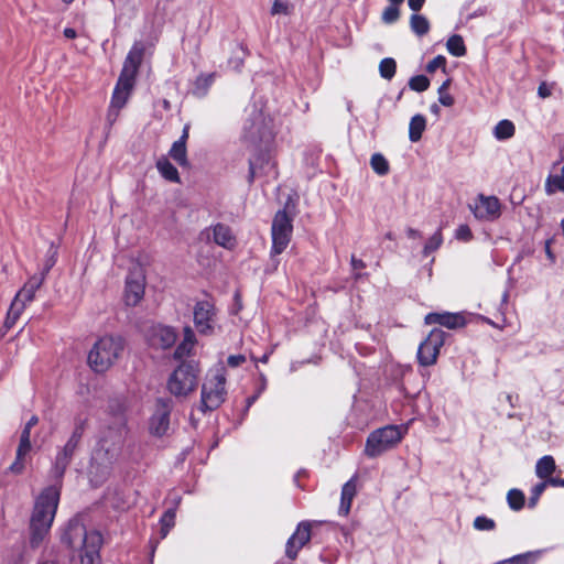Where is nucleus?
<instances>
[{"mask_svg":"<svg viewBox=\"0 0 564 564\" xmlns=\"http://www.w3.org/2000/svg\"><path fill=\"white\" fill-rule=\"evenodd\" d=\"M59 487L47 486L36 497L30 518V545L37 549L48 534L59 503Z\"/></svg>","mask_w":564,"mask_h":564,"instance_id":"f257e3e1","label":"nucleus"},{"mask_svg":"<svg viewBox=\"0 0 564 564\" xmlns=\"http://www.w3.org/2000/svg\"><path fill=\"white\" fill-rule=\"evenodd\" d=\"M62 542L70 549H75L77 543L82 544L80 564H98L100 562L102 535L98 531L88 532L83 524L69 523L62 536Z\"/></svg>","mask_w":564,"mask_h":564,"instance_id":"f03ea898","label":"nucleus"},{"mask_svg":"<svg viewBox=\"0 0 564 564\" xmlns=\"http://www.w3.org/2000/svg\"><path fill=\"white\" fill-rule=\"evenodd\" d=\"M126 340L120 335L100 337L88 352V365L97 373L109 370L124 350Z\"/></svg>","mask_w":564,"mask_h":564,"instance_id":"7ed1b4c3","label":"nucleus"},{"mask_svg":"<svg viewBox=\"0 0 564 564\" xmlns=\"http://www.w3.org/2000/svg\"><path fill=\"white\" fill-rule=\"evenodd\" d=\"M199 366L196 361H182L170 375L167 390L175 397H186L198 386Z\"/></svg>","mask_w":564,"mask_h":564,"instance_id":"20e7f679","label":"nucleus"},{"mask_svg":"<svg viewBox=\"0 0 564 564\" xmlns=\"http://www.w3.org/2000/svg\"><path fill=\"white\" fill-rule=\"evenodd\" d=\"M226 369L220 367L215 372L209 373L200 392V411L206 413L218 409L226 400Z\"/></svg>","mask_w":564,"mask_h":564,"instance_id":"39448f33","label":"nucleus"},{"mask_svg":"<svg viewBox=\"0 0 564 564\" xmlns=\"http://www.w3.org/2000/svg\"><path fill=\"white\" fill-rule=\"evenodd\" d=\"M242 139L254 148H265L274 139L271 119L254 109L243 126Z\"/></svg>","mask_w":564,"mask_h":564,"instance_id":"423d86ee","label":"nucleus"},{"mask_svg":"<svg viewBox=\"0 0 564 564\" xmlns=\"http://www.w3.org/2000/svg\"><path fill=\"white\" fill-rule=\"evenodd\" d=\"M406 427L398 425H386L372 431L366 441L365 454L370 458H376L384 452L397 446L403 438Z\"/></svg>","mask_w":564,"mask_h":564,"instance_id":"0eeeda50","label":"nucleus"},{"mask_svg":"<svg viewBox=\"0 0 564 564\" xmlns=\"http://www.w3.org/2000/svg\"><path fill=\"white\" fill-rule=\"evenodd\" d=\"M293 235V217L286 212V208L275 213L271 225V249L270 256L273 258L281 254L291 242Z\"/></svg>","mask_w":564,"mask_h":564,"instance_id":"6e6552de","label":"nucleus"},{"mask_svg":"<svg viewBox=\"0 0 564 564\" xmlns=\"http://www.w3.org/2000/svg\"><path fill=\"white\" fill-rule=\"evenodd\" d=\"M446 337V332L441 328H433L419 346L416 354L417 362L423 367L435 365Z\"/></svg>","mask_w":564,"mask_h":564,"instance_id":"1a4fd4ad","label":"nucleus"},{"mask_svg":"<svg viewBox=\"0 0 564 564\" xmlns=\"http://www.w3.org/2000/svg\"><path fill=\"white\" fill-rule=\"evenodd\" d=\"M322 524L321 521H301L285 545V555L294 561L299 552L311 541L313 528Z\"/></svg>","mask_w":564,"mask_h":564,"instance_id":"9d476101","label":"nucleus"},{"mask_svg":"<svg viewBox=\"0 0 564 564\" xmlns=\"http://www.w3.org/2000/svg\"><path fill=\"white\" fill-rule=\"evenodd\" d=\"M145 272L142 265L137 264L129 270L126 279V304L135 306L144 296Z\"/></svg>","mask_w":564,"mask_h":564,"instance_id":"9b49d317","label":"nucleus"},{"mask_svg":"<svg viewBox=\"0 0 564 564\" xmlns=\"http://www.w3.org/2000/svg\"><path fill=\"white\" fill-rule=\"evenodd\" d=\"M173 402L169 398H159L155 401V410L150 417L149 430L154 436H163L170 426V415Z\"/></svg>","mask_w":564,"mask_h":564,"instance_id":"f8f14e48","label":"nucleus"},{"mask_svg":"<svg viewBox=\"0 0 564 564\" xmlns=\"http://www.w3.org/2000/svg\"><path fill=\"white\" fill-rule=\"evenodd\" d=\"M194 324L200 335L214 333L216 307L210 301H197L194 306Z\"/></svg>","mask_w":564,"mask_h":564,"instance_id":"ddd939ff","label":"nucleus"},{"mask_svg":"<svg viewBox=\"0 0 564 564\" xmlns=\"http://www.w3.org/2000/svg\"><path fill=\"white\" fill-rule=\"evenodd\" d=\"M144 51V45L141 42H135L132 45L128 55L126 56L121 73L119 75L123 82L135 83L137 74L143 61Z\"/></svg>","mask_w":564,"mask_h":564,"instance_id":"4468645a","label":"nucleus"},{"mask_svg":"<svg viewBox=\"0 0 564 564\" xmlns=\"http://www.w3.org/2000/svg\"><path fill=\"white\" fill-rule=\"evenodd\" d=\"M177 339L176 329L166 325H154L148 334L149 344L154 348L169 349L173 347Z\"/></svg>","mask_w":564,"mask_h":564,"instance_id":"2eb2a0df","label":"nucleus"},{"mask_svg":"<svg viewBox=\"0 0 564 564\" xmlns=\"http://www.w3.org/2000/svg\"><path fill=\"white\" fill-rule=\"evenodd\" d=\"M473 212L477 219L492 221L500 217L501 205L496 196L479 195Z\"/></svg>","mask_w":564,"mask_h":564,"instance_id":"dca6fc26","label":"nucleus"},{"mask_svg":"<svg viewBox=\"0 0 564 564\" xmlns=\"http://www.w3.org/2000/svg\"><path fill=\"white\" fill-rule=\"evenodd\" d=\"M425 324L427 325H441L448 329H457L462 328L466 325V318L462 313H436L432 312L425 315L424 318Z\"/></svg>","mask_w":564,"mask_h":564,"instance_id":"f3484780","label":"nucleus"},{"mask_svg":"<svg viewBox=\"0 0 564 564\" xmlns=\"http://www.w3.org/2000/svg\"><path fill=\"white\" fill-rule=\"evenodd\" d=\"M31 448V429L24 426L20 435V442L15 453V459L9 466V470L12 474L20 475L23 473L25 468L24 458L30 453Z\"/></svg>","mask_w":564,"mask_h":564,"instance_id":"a211bd4d","label":"nucleus"},{"mask_svg":"<svg viewBox=\"0 0 564 564\" xmlns=\"http://www.w3.org/2000/svg\"><path fill=\"white\" fill-rule=\"evenodd\" d=\"M189 138V124H185L178 140L173 142L169 156L173 159L181 167L189 166V162L187 159V148L186 143Z\"/></svg>","mask_w":564,"mask_h":564,"instance_id":"6ab92c4d","label":"nucleus"},{"mask_svg":"<svg viewBox=\"0 0 564 564\" xmlns=\"http://www.w3.org/2000/svg\"><path fill=\"white\" fill-rule=\"evenodd\" d=\"M357 495V476H352L341 487L338 514L347 517L350 512L354 498Z\"/></svg>","mask_w":564,"mask_h":564,"instance_id":"aec40b11","label":"nucleus"},{"mask_svg":"<svg viewBox=\"0 0 564 564\" xmlns=\"http://www.w3.org/2000/svg\"><path fill=\"white\" fill-rule=\"evenodd\" d=\"M213 238L216 245L227 250H232L237 246V238L232 234L231 228L223 223L213 226Z\"/></svg>","mask_w":564,"mask_h":564,"instance_id":"412c9836","label":"nucleus"},{"mask_svg":"<svg viewBox=\"0 0 564 564\" xmlns=\"http://www.w3.org/2000/svg\"><path fill=\"white\" fill-rule=\"evenodd\" d=\"M134 84L133 82H123L122 78L119 77L112 91L110 106L122 109L128 102Z\"/></svg>","mask_w":564,"mask_h":564,"instance_id":"4be33fe9","label":"nucleus"},{"mask_svg":"<svg viewBox=\"0 0 564 564\" xmlns=\"http://www.w3.org/2000/svg\"><path fill=\"white\" fill-rule=\"evenodd\" d=\"M84 431H85V422L82 421L76 424L67 443L57 453V455L72 462L75 451L77 449V447L82 441Z\"/></svg>","mask_w":564,"mask_h":564,"instance_id":"5701e85b","label":"nucleus"},{"mask_svg":"<svg viewBox=\"0 0 564 564\" xmlns=\"http://www.w3.org/2000/svg\"><path fill=\"white\" fill-rule=\"evenodd\" d=\"M43 278L33 275L22 286V289L15 294L14 301L23 303L24 305L34 300L36 291L41 288Z\"/></svg>","mask_w":564,"mask_h":564,"instance_id":"b1692460","label":"nucleus"},{"mask_svg":"<svg viewBox=\"0 0 564 564\" xmlns=\"http://www.w3.org/2000/svg\"><path fill=\"white\" fill-rule=\"evenodd\" d=\"M556 470V463L553 456L544 455L540 459H538L535 464V475L542 479V481H547L553 478L552 475Z\"/></svg>","mask_w":564,"mask_h":564,"instance_id":"393cba45","label":"nucleus"},{"mask_svg":"<svg viewBox=\"0 0 564 564\" xmlns=\"http://www.w3.org/2000/svg\"><path fill=\"white\" fill-rule=\"evenodd\" d=\"M161 176L172 183H181V177L177 169L170 162V160L162 155L155 164Z\"/></svg>","mask_w":564,"mask_h":564,"instance_id":"a878e982","label":"nucleus"},{"mask_svg":"<svg viewBox=\"0 0 564 564\" xmlns=\"http://www.w3.org/2000/svg\"><path fill=\"white\" fill-rule=\"evenodd\" d=\"M25 306L23 303H19V301H12L11 305L8 310L4 323H3V333L4 335L7 332H9L15 324L17 321L20 318L22 312L24 311Z\"/></svg>","mask_w":564,"mask_h":564,"instance_id":"bb28decb","label":"nucleus"},{"mask_svg":"<svg viewBox=\"0 0 564 564\" xmlns=\"http://www.w3.org/2000/svg\"><path fill=\"white\" fill-rule=\"evenodd\" d=\"M426 128V119L423 115H415L411 118L409 124V139L412 142L421 140L422 134Z\"/></svg>","mask_w":564,"mask_h":564,"instance_id":"cd10ccee","label":"nucleus"},{"mask_svg":"<svg viewBox=\"0 0 564 564\" xmlns=\"http://www.w3.org/2000/svg\"><path fill=\"white\" fill-rule=\"evenodd\" d=\"M69 464H70V460L63 458L56 454L55 462H54L50 473H51V476L55 479V484L53 486L59 487V490L62 489L63 477H64Z\"/></svg>","mask_w":564,"mask_h":564,"instance_id":"c85d7f7f","label":"nucleus"},{"mask_svg":"<svg viewBox=\"0 0 564 564\" xmlns=\"http://www.w3.org/2000/svg\"><path fill=\"white\" fill-rule=\"evenodd\" d=\"M446 48L448 53L455 57L465 56L467 48L464 39L459 34H453L446 42Z\"/></svg>","mask_w":564,"mask_h":564,"instance_id":"c756f323","label":"nucleus"},{"mask_svg":"<svg viewBox=\"0 0 564 564\" xmlns=\"http://www.w3.org/2000/svg\"><path fill=\"white\" fill-rule=\"evenodd\" d=\"M545 192L547 195H553L556 192L564 193V165L560 174H550L545 181Z\"/></svg>","mask_w":564,"mask_h":564,"instance_id":"7c9ffc66","label":"nucleus"},{"mask_svg":"<svg viewBox=\"0 0 564 564\" xmlns=\"http://www.w3.org/2000/svg\"><path fill=\"white\" fill-rule=\"evenodd\" d=\"M516 133V127L512 121L508 119L500 120L494 130V135L497 140H508Z\"/></svg>","mask_w":564,"mask_h":564,"instance_id":"2f4dec72","label":"nucleus"},{"mask_svg":"<svg viewBox=\"0 0 564 564\" xmlns=\"http://www.w3.org/2000/svg\"><path fill=\"white\" fill-rule=\"evenodd\" d=\"M410 28L419 36H423L430 31L429 20L421 14H412L410 18Z\"/></svg>","mask_w":564,"mask_h":564,"instance_id":"473e14b6","label":"nucleus"},{"mask_svg":"<svg viewBox=\"0 0 564 564\" xmlns=\"http://www.w3.org/2000/svg\"><path fill=\"white\" fill-rule=\"evenodd\" d=\"M539 554V552H525L502 561H498L495 564H535Z\"/></svg>","mask_w":564,"mask_h":564,"instance_id":"72a5a7b5","label":"nucleus"},{"mask_svg":"<svg viewBox=\"0 0 564 564\" xmlns=\"http://www.w3.org/2000/svg\"><path fill=\"white\" fill-rule=\"evenodd\" d=\"M507 502L511 510L520 511L525 503V496L520 489H510L507 494Z\"/></svg>","mask_w":564,"mask_h":564,"instance_id":"f704fd0d","label":"nucleus"},{"mask_svg":"<svg viewBox=\"0 0 564 564\" xmlns=\"http://www.w3.org/2000/svg\"><path fill=\"white\" fill-rule=\"evenodd\" d=\"M370 166L375 173L380 176H384L390 171L388 160L381 153H375L370 159Z\"/></svg>","mask_w":564,"mask_h":564,"instance_id":"c9c22d12","label":"nucleus"},{"mask_svg":"<svg viewBox=\"0 0 564 564\" xmlns=\"http://www.w3.org/2000/svg\"><path fill=\"white\" fill-rule=\"evenodd\" d=\"M380 76L387 80H391L397 73V62L392 57H384L379 63Z\"/></svg>","mask_w":564,"mask_h":564,"instance_id":"e433bc0d","label":"nucleus"},{"mask_svg":"<svg viewBox=\"0 0 564 564\" xmlns=\"http://www.w3.org/2000/svg\"><path fill=\"white\" fill-rule=\"evenodd\" d=\"M176 510L174 508L167 509L160 518L161 535L165 538L170 530L175 525Z\"/></svg>","mask_w":564,"mask_h":564,"instance_id":"4c0bfd02","label":"nucleus"},{"mask_svg":"<svg viewBox=\"0 0 564 564\" xmlns=\"http://www.w3.org/2000/svg\"><path fill=\"white\" fill-rule=\"evenodd\" d=\"M443 243V235L442 230L438 229L434 235H432L423 248V256L427 257L432 252L436 251Z\"/></svg>","mask_w":564,"mask_h":564,"instance_id":"58836bf2","label":"nucleus"},{"mask_svg":"<svg viewBox=\"0 0 564 564\" xmlns=\"http://www.w3.org/2000/svg\"><path fill=\"white\" fill-rule=\"evenodd\" d=\"M409 87L413 91L423 93L430 87V79L425 75H415L410 78Z\"/></svg>","mask_w":564,"mask_h":564,"instance_id":"ea45409f","label":"nucleus"},{"mask_svg":"<svg viewBox=\"0 0 564 564\" xmlns=\"http://www.w3.org/2000/svg\"><path fill=\"white\" fill-rule=\"evenodd\" d=\"M400 6L390 3L384 8L381 20L387 24L395 23L400 18Z\"/></svg>","mask_w":564,"mask_h":564,"instance_id":"a19ab883","label":"nucleus"},{"mask_svg":"<svg viewBox=\"0 0 564 564\" xmlns=\"http://www.w3.org/2000/svg\"><path fill=\"white\" fill-rule=\"evenodd\" d=\"M550 486L547 481H541L534 485L531 489V495L529 497V507L534 508L540 500L541 496L545 491L546 487Z\"/></svg>","mask_w":564,"mask_h":564,"instance_id":"79ce46f5","label":"nucleus"},{"mask_svg":"<svg viewBox=\"0 0 564 564\" xmlns=\"http://www.w3.org/2000/svg\"><path fill=\"white\" fill-rule=\"evenodd\" d=\"M474 528L478 531H491L496 528V522L486 516H478L474 520Z\"/></svg>","mask_w":564,"mask_h":564,"instance_id":"37998d69","label":"nucleus"},{"mask_svg":"<svg viewBox=\"0 0 564 564\" xmlns=\"http://www.w3.org/2000/svg\"><path fill=\"white\" fill-rule=\"evenodd\" d=\"M437 68H442L444 72L446 69V57L443 55H437L433 59H431L426 65L427 73H434Z\"/></svg>","mask_w":564,"mask_h":564,"instance_id":"c03bdc74","label":"nucleus"},{"mask_svg":"<svg viewBox=\"0 0 564 564\" xmlns=\"http://www.w3.org/2000/svg\"><path fill=\"white\" fill-rule=\"evenodd\" d=\"M456 239L468 242L473 239V232L468 225H459L455 232Z\"/></svg>","mask_w":564,"mask_h":564,"instance_id":"a18cd8bd","label":"nucleus"},{"mask_svg":"<svg viewBox=\"0 0 564 564\" xmlns=\"http://www.w3.org/2000/svg\"><path fill=\"white\" fill-rule=\"evenodd\" d=\"M194 346L186 344L184 341L180 343L173 354L174 359L182 360L184 357L188 356Z\"/></svg>","mask_w":564,"mask_h":564,"instance_id":"49530a36","label":"nucleus"},{"mask_svg":"<svg viewBox=\"0 0 564 564\" xmlns=\"http://www.w3.org/2000/svg\"><path fill=\"white\" fill-rule=\"evenodd\" d=\"M214 82V74L200 75L196 79V87L207 90Z\"/></svg>","mask_w":564,"mask_h":564,"instance_id":"de8ad7c7","label":"nucleus"},{"mask_svg":"<svg viewBox=\"0 0 564 564\" xmlns=\"http://www.w3.org/2000/svg\"><path fill=\"white\" fill-rule=\"evenodd\" d=\"M271 13L274 15V14H288L289 13V6L286 2L282 1V0H274L273 1V4H272V8H271Z\"/></svg>","mask_w":564,"mask_h":564,"instance_id":"09e8293b","label":"nucleus"},{"mask_svg":"<svg viewBox=\"0 0 564 564\" xmlns=\"http://www.w3.org/2000/svg\"><path fill=\"white\" fill-rule=\"evenodd\" d=\"M120 108H116V107H112L109 105V108H108V111H107V123L109 126V128H111L115 122L117 121V119L119 118V115H120Z\"/></svg>","mask_w":564,"mask_h":564,"instance_id":"8fccbe9b","label":"nucleus"},{"mask_svg":"<svg viewBox=\"0 0 564 564\" xmlns=\"http://www.w3.org/2000/svg\"><path fill=\"white\" fill-rule=\"evenodd\" d=\"M246 361V356L238 354V355H230L227 358V365L231 368H236L241 366Z\"/></svg>","mask_w":564,"mask_h":564,"instance_id":"3c124183","label":"nucleus"},{"mask_svg":"<svg viewBox=\"0 0 564 564\" xmlns=\"http://www.w3.org/2000/svg\"><path fill=\"white\" fill-rule=\"evenodd\" d=\"M183 333H184V337H183L182 341L189 344L192 346H195L196 336H195L194 330L189 326H185Z\"/></svg>","mask_w":564,"mask_h":564,"instance_id":"603ef678","label":"nucleus"},{"mask_svg":"<svg viewBox=\"0 0 564 564\" xmlns=\"http://www.w3.org/2000/svg\"><path fill=\"white\" fill-rule=\"evenodd\" d=\"M438 101L445 107H452L455 102L454 97L449 93L438 95Z\"/></svg>","mask_w":564,"mask_h":564,"instance_id":"864d4df0","label":"nucleus"},{"mask_svg":"<svg viewBox=\"0 0 564 564\" xmlns=\"http://www.w3.org/2000/svg\"><path fill=\"white\" fill-rule=\"evenodd\" d=\"M552 94L551 88L547 86L545 82H542L538 87V95L541 98H547Z\"/></svg>","mask_w":564,"mask_h":564,"instance_id":"5fc2aeb1","label":"nucleus"},{"mask_svg":"<svg viewBox=\"0 0 564 564\" xmlns=\"http://www.w3.org/2000/svg\"><path fill=\"white\" fill-rule=\"evenodd\" d=\"M424 3H425V0H408L409 8L414 12L420 11L422 9V7L424 6Z\"/></svg>","mask_w":564,"mask_h":564,"instance_id":"6e6d98bb","label":"nucleus"},{"mask_svg":"<svg viewBox=\"0 0 564 564\" xmlns=\"http://www.w3.org/2000/svg\"><path fill=\"white\" fill-rule=\"evenodd\" d=\"M350 263L354 270H361L366 268V263L361 259H357L355 256H351Z\"/></svg>","mask_w":564,"mask_h":564,"instance_id":"4d7b16f0","label":"nucleus"},{"mask_svg":"<svg viewBox=\"0 0 564 564\" xmlns=\"http://www.w3.org/2000/svg\"><path fill=\"white\" fill-rule=\"evenodd\" d=\"M256 177V163L253 160H249V175H248V182L250 184L253 183Z\"/></svg>","mask_w":564,"mask_h":564,"instance_id":"13d9d810","label":"nucleus"},{"mask_svg":"<svg viewBox=\"0 0 564 564\" xmlns=\"http://www.w3.org/2000/svg\"><path fill=\"white\" fill-rule=\"evenodd\" d=\"M308 477V471L306 469H300L296 474H295V477H294V481L296 482V485L299 487H301L300 485V479L301 478H306Z\"/></svg>","mask_w":564,"mask_h":564,"instance_id":"bf43d9fd","label":"nucleus"},{"mask_svg":"<svg viewBox=\"0 0 564 564\" xmlns=\"http://www.w3.org/2000/svg\"><path fill=\"white\" fill-rule=\"evenodd\" d=\"M547 482L552 487H563L564 488V478H558V477L551 478L547 480Z\"/></svg>","mask_w":564,"mask_h":564,"instance_id":"052dcab7","label":"nucleus"},{"mask_svg":"<svg viewBox=\"0 0 564 564\" xmlns=\"http://www.w3.org/2000/svg\"><path fill=\"white\" fill-rule=\"evenodd\" d=\"M63 34L66 39L73 40L77 36V32L73 28H65Z\"/></svg>","mask_w":564,"mask_h":564,"instance_id":"680f3d73","label":"nucleus"},{"mask_svg":"<svg viewBox=\"0 0 564 564\" xmlns=\"http://www.w3.org/2000/svg\"><path fill=\"white\" fill-rule=\"evenodd\" d=\"M234 300H235V304L237 305V310L235 313H238L241 308H242V303H241V294L240 292H236L235 295H234Z\"/></svg>","mask_w":564,"mask_h":564,"instance_id":"e2e57ef3","label":"nucleus"},{"mask_svg":"<svg viewBox=\"0 0 564 564\" xmlns=\"http://www.w3.org/2000/svg\"><path fill=\"white\" fill-rule=\"evenodd\" d=\"M451 86V79H446L438 88L437 93L438 95L441 94H445V93H448L447 89L449 88Z\"/></svg>","mask_w":564,"mask_h":564,"instance_id":"0e129e2a","label":"nucleus"},{"mask_svg":"<svg viewBox=\"0 0 564 564\" xmlns=\"http://www.w3.org/2000/svg\"><path fill=\"white\" fill-rule=\"evenodd\" d=\"M37 423H39L37 415H32L24 426L32 430V427H34Z\"/></svg>","mask_w":564,"mask_h":564,"instance_id":"69168bd1","label":"nucleus"},{"mask_svg":"<svg viewBox=\"0 0 564 564\" xmlns=\"http://www.w3.org/2000/svg\"><path fill=\"white\" fill-rule=\"evenodd\" d=\"M430 110H431V112H432V113H434L436 117H438V116H440V111H441V109H440V107H438V105H437V104H433V105L430 107Z\"/></svg>","mask_w":564,"mask_h":564,"instance_id":"338daca9","label":"nucleus"},{"mask_svg":"<svg viewBox=\"0 0 564 564\" xmlns=\"http://www.w3.org/2000/svg\"><path fill=\"white\" fill-rule=\"evenodd\" d=\"M269 360V355L264 354L261 358L257 359V361H260L262 364H267Z\"/></svg>","mask_w":564,"mask_h":564,"instance_id":"774afa93","label":"nucleus"}]
</instances>
